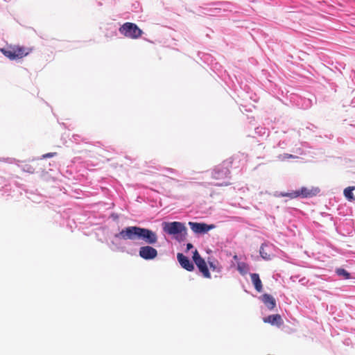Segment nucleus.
<instances>
[{"instance_id":"obj_1","label":"nucleus","mask_w":355,"mask_h":355,"mask_svg":"<svg viewBox=\"0 0 355 355\" xmlns=\"http://www.w3.org/2000/svg\"><path fill=\"white\" fill-rule=\"evenodd\" d=\"M114 238L125 241L141 240L148 245L156 243L158 239L157 235L155 232L137 226H128L122 229L114 235Z\"/></svg>"},{"instance_id":"obj_2","label":"nucleus","mask_w":355,"mask_h":355,"mask_svg":"<svg viewBox=\"0 0 355 355\" xmlns=\"http://www.w3.org/2000/svg\"><path fill=\"white\" fill-rule=\"evenodd\" d=\"M163 231L169 234L177 237L178 234H186L187 227L181 222H163L162 224Z\"/></svg>"},{"instance_id":"obj_3","label":"nucleus","mask_w":355,"mask_h":355,"mask_svg":"<svg viewBox=\"0 0 355 355\" xmlns=\"http://www.w3.org/2000/svg\"><path fill=\"white\" fill-rule=\"evenodd\" d=\"M119 32L127 37L137 39L142 34V31L135 24L130 22L123 24L119 28Z\"/></svg>"},{"instance_id":"obj_4","label":"nucleus","mask_w":355,"mask_h":355,"mask_svg":"<svg viewBox=\"0 0 355 355\" xmlns=\"http://www.w3.org/2000/svg\"><path fill=\"white\" fill-rule=\"evenodd\" d=\"M319 192L318 189H309L306 187H302L301 189L290 192V193H281V196L289 197L290 198H295L299 196H302L303 198H309L315 196Z\"/></svg>"},{"instance_id":"obj_5","label":"nucleus","mask_w":355,"mask_h":355,"mask_svg":"<svg viewBox=\"0 0 355 355\" xmlns=\"http://www.w3.org/2000/svg\"><path fill=\"white\" fill-rule=\"evenodd\" d=\"M191 230L196 234H205L215 227L214 225H207L203 223L189 222Z\"/></svg>"},{"instance_id":"obj_6","label":"nucleus","mask_w":355,"mask_h":355,"mask_svg":"<svg viewBox=\"0 0 355 355\" xmlns=\"http://www.w3.org/2000/svg\"><path fill=\"white\" fill-rule=\"evenodd\" d=\"M139 254L144 259L151 260L157 256V251L150 245H145L139 248Z\"/></svg>"},{"instance_id":"obj_7","label":"nucleus","mask_w":355,"mask_h":355,"mask_svg":"<svg viewBox=\"0 0 355 355\" xmlns=\"http://www.w3.org/2000/svg\"><path fill=\"white\" fill-rule=\"evenodd\" d=\"M193 261L200 271L203 274L205 277H210V273L209 272L208 268L205 260L200 256L197 250L193 254Z\"/></svg>"},{"instance_id":"obj_8","label":"nucleus","mask_w":355,"mask_h":355,"mask_svg":"<svg viewBox=\"0 0 355 355\" xmlns=\"http://www.w3.org/2000/svg\"><path fill=\"white\" fill-rule=\"evenodd\" d=\"M274 245L269 243H263L259 250V254L261 258L264 260L268 261L272 259L274 257L273 254Z\"/></svg>"},{"instance_id":"obj_9","label":"nucleus","mask_w":355,"mask_h":355,"mask_svg":"<svg viewBox=\"0 0 355 355\" xmlns=\"http://www.w3.org/2000/svg\"><path fill=\"white\" fill-rule=\"evenodd\" d=\"M230 171L227 167L224 165L216 166L213 172L212 177L216 180H224L228 177Z\"/></svg>"},{"instance_id":"obj_10","label":"nucleus","mask_w":355,"mask_h":355,"mask_svg":"<svg viewBox=\"0 0 355 355\" xmlns=\"http://www.w3.org/2000/svg\"><path fill=\"white\" fill-rule=\"evenodd\" d=\"M178 260L180 266L187 270L188 271H192L194 268L192 261L186 256L181 253H178L177 256Z\"/></svg>"},{"instance_id":"obj_11","label":"nucleus","mask_w":355,"mask_h":355,"mask_svg":"<svg viewBox=\"0 0 355 355\" xmlns=\"http://www.w3.org/2000/svg\"><path fill=\"white\" fill-rule=\"evenodd\" d=\"M251 282L254 286L255 290L261 293L263 291L262 282L259 275L257 273H250Z\"/></svg>"},{"instance_id":"obj_12","label":"nucleus","mask_w":355,"mask_h":355,"mask_svg":"<svg viewBox=\"0 0 355 355\" xmlns=\"http://www.w3.org/2000/svg\"><path fill=\"white\" fill-rule=\"evenodd\" d=\"M261 300L268 309L271 310L275 308L276 302L272 295L264 294L261 296Z\"/></svg>"},{"instance_id":"obj_13","label":"nucleus","mask_w":355,"mask_h":355,"mask_svg":"<svg viewBox=\"0 0 355 355\" xmlns=\"http://www.w3.org/2000/svg\"><path fill=\"white\" fill-rule=\"evenodd\" d=\"M264 322L279 325L282 323V318L279 314L272 315L265 318Z\"/></svg>"},{"instance_id":"obj_14","label":"nucleus","mask_w":355,"mask_h":355,"mask_svg":"<svg viewBox=\"0 0 355 355\" xmlns=\"http://www.w3.org/2000/svg\"><path fill=\"white\" fill-rule=\"evenodd\" d=\"M355 189V187H349L345 189L344 196L350 202L355 200V197L352 193V191Z\"/></svg>"},{"instance_id":"obj_15","label":"nucleus","mask_w":355,"mask_h":355,"mask_svg":"<svg viewBox=\"0 0 355 355\" xmlns=\"http://www.w3.org/2000/svg\"><path fill=\"white\" fill-rule=\"evenodd\" d=\"M1 51L3 53V54L5 56H6L7 58H8L9 59H10V60L16 59V55H15L14 49H1Z\"/></svg>"},{"instance_id":"obj_16","label":"nucleus","mask_w":355,"mask_h":355,"mask_svg":"<svg viewBox=\"0 0 355 355\" xmlns=\"http://www.w3.org/2000/svg\"><path fill=\"white\" fill-rule=\"evenodd\" d=\"M336 273L338 276L343 277L345 279H349L351 278V275L344 268H337L336 270Z\"/></svg>"},{"instance_id":"obj_17","label":"nucleus","mask_w":355,"mask_h":355,"mask_svg":"<svg viewBox=\"0 0 355 355\" xmlns=\"http://www.w3.org/2000/svg\"><path fill=\"white\" fill-rule=\"evenodd\" d=\"M16 59L21 58L25 55H26L28 53L25 52V49L22 47H18L17 49H14Z\"/></svg>"},{"instance_id":"obj_18","label":"nucleus","mask_w":355,"mask_h":355,"mask_svg":"<svg viewBox=\"0 0 355 355\" xmlns=\"http://www.w3.org/2000/svg\"><path fill=\"white\" fill-rule=\"evenodd\" d=\"M23 171L29 173H33L35 169L30 165H26L23 167Z\"/></svg>"},{"instance_id":"obj_19","label":"nucleus","mask_w":355,"mask_h":355,"mask_svg":"<svg viewBox=\"0 0 355 355\" xmlns=\"http://www.w3.org/2000/svg\"><path fill=\"white\" fill-rule=\"evenodd\" d=\"M293 157H295L294 155H291V154H288V153H285L283 155H282L281 159H282V160H284L286 159L293 158Z\"/></svg>"},{"instance_id":"obj_20","label":"nucleus","mask_w":355,"mask_h":355,"mask_svg":"<svg viewBox=\"0 0 355 355\" xmlns=\"http://www.w3.org/2000/svg\"><path fill=\"white\" fill-rule=\"evenodd\" d=\"M250 98L253 101V102H257L258 101V96H257V94L255 93H253V94H251L250 95Z\"/></svg>"},{"instance_id":"obj_21","label":"nucleus","mask_w":355,"mask_h":355,"mask_svg":"<svg viewBox=\"0 0 355 355\" xmlns=\"http://www.w3.org/2000/svg\"><path fill=\"white\" fill-rule=\"evenodd\" d=\"M56 153H49L42 155V158H49L53 157Z\"/></svg>"},{"instance_id":"obj_22","label":"nucleus","mask_w":355,"mask_h":355,"mask_svg":"<svg viewBox=\"0 0 355 355\" xmlns=\"http://www.w3.org/2000/svg\"><path fill=\"white\" fill-rule=\"evenodd\" d=\"M238 270L241 275H244V268L241 264L238 265Z\"/></svg>"},{"instance_id":"obj_23","label":"nucleus","mask_w":355,"mask_h":355,"mask_svg":"<svg viewBox=\"0 0 355 355\" xmlns=\"http://www.w3.org/2000/svg\"><path fill=\"white\" fill-rule=\"evenodd\" d=\"M230 183L227 181H223V182L221 183H218L216 184V185H218V186H226V185H228Z\"/></svg>"},{"instance_id":"obj_24","label":"nucleus","mask_w":355,"mask_h":355,"mask_svg":"<svg viewBox=\"0 0 355 355\" xmlns=\"http://www.w3.org/2000/svg\"><path fill=\"white\" fill-rule=\"evenodd\" d=\"M297 278H298V276H297V275H294V276H291V278H290V279H291L292 282H296V280L297 279Z\"/></svg>"},{"instance_id":"obj_25","label":"nucleus","mask_w":355,"mask_h":355,"mask_svg":"<svg viewBox=\"0 0 355 355\" xmlns=\"http://www.w3.org/2000/svg\"><path fill=\"white\" fill-rule=\"evenodd\" d=\"M187 248L188 250H190V249L193 248V245L191 243H187Z\"/></svg>"},{"instance_id":"obj_26","label":"nucleus","mask_w":355,"mask_h":355,"mask_svg":"<svg viewBox=\"0 0 355 355\" xmlns=\"http://www.w3.org/2000/svg\"><path fill=\"white\" fill-rule=\"evenodd\" d=\"M248 89V88H246V87L245 88V92L249 93Z\"/></svg>"},{"instance_id":"obj_27","label":"nucleus","mask_w":355,"mask_h":355,"mask_svg":"<svg viewBox=\"0 0 355 355\" xmlns=\"http://www.w3.org/2000/svg\"><path fill=\"white\" fill-rule=\"evenodd\" d=\"M304 278H302V279H300V282H302V281H304Z\"/></svg>"}]
</instances>
